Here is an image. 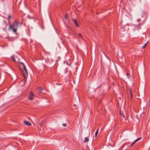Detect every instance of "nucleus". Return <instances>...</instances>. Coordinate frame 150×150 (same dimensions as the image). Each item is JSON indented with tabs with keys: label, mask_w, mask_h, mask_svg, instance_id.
<instances>
[{
	"label": "nucleus",
	"mask_w": 150,
	"mask_h": 150,
	"mask_svg": "<svg viewBox=\"0 0 150 150\" xmlns=\"http://www.w3.org/2000/svg\"><path fill=\"white\" fill-rule=\"evenodd\" d=\"M43 90V88H41L40 87L38 88V93H40L42 91V90Z\"/></svg>",
	"instance_id": "obj_8"
},
{
	"label": "nucleus",
	"mask_w": 150,
	"mask_h": 150,
	"mask_svg": "<svg viewBox=\"0 0 150 150\" xmlns=\"http://www.w3.org/2000/svg\"><path fill=\"white\" fill-rule=\"evenodd\" d=\"M127 77L126 78V79H129L130 78V74H129L127 73Z\"/></svg>",
	"instance_id": "obj_10"
},
{
	"label": "nucleus",
	"mask_w": 150,
	"mask_h": 150,
	"mask_svg": "<svg viewBox=\"0 0 150 150\" xmlns=\"http://www.w3.org/2000/svg\"><path fill=\"white\" fill-rule=\"evenodd\" d=\"M78 36L79 37H80L81 38H83L82 35H81V33H79L78 34Z\"/></svg>",
	"instance_id": "obj_14"
},
{
	"label": "nucleus",
	"mask_w": 150,
	"mask_h": 150,
	"mask_svg": "<svg viewBox=\"0 0 150 150\" xmlns=\"http://www.w3.org/2000/svg\"><path fill=\"white\" fill-rule=\"evenodd\" d=\"M20 63L21 64H22L23 65V67L24 69L25 70L26 73V74L27 75L28 74V71L27 70V69H26V68L25 67V65L23 63V62H20Z\"/></svg>",
	"instance_id": "obj_5"
},
{
	"label": "nucleus",
	"mask_w": 150,
	"mask_h": 150,
	"mask_svg": "<svg viewBox=\"0 0 150 150\" xmlns=\"http://www.w3.org/2000/svg\"><path fill=\"white\" fill-rule=\"evenodd\" d=\"M140 21H141L140 19H139L137 20V21H138V22Z\"/></svg>",
	"instance_id": "obj_21"
},
{
	"label": "nucleus",
	"mask_w": 150,
	"mask_h": 150,
	"mask_svg": "<svg viewBox=\"0 0 150 150\" xmlns=\"http://www.w3.org/2000/svg\"><path fill=\"white\" fill-rule=\"evenodd\" d=\"M11 18V15H9L8 16V20L9 21L10 20V19Z\"/></svg>",
	"instance_id": "obj_17"
},
{
	"label": "nucleus",
	"mask_w": 150,
	"mask_h": 150,
	"mask_svg": "<svg viewBox=\"0 0 150 150\" xmlns=\"http://www.w3.org/2000/svg\"><path fill=\"white\" fill-rule=\"evenodd\" d=\"M88 141H89L87 137H85V139L84 141V143H85L86 142H88Z\"/></svg>",
	"instance_id": "obj_12"
},
{
	"label": "nucleus",
	"mask_w": 150,
	"mask_h": 150,
	"mask_svg": "<svg viewBox=\"0 0 150 150\" xmlns=\"http://www.w3.org/2000/svg\"><path fill=\"white\" fill-rule=\"evenodd\" d=\"M148 43V41L146 42L145 44H144L142 47V48H145L147 46V43Z\"/></svg>",
	"instance_id": "obj_11"
},
{
	"label": "nucleus",
	"mask_w": 150,
	"mask_h": 150,
	"mask_svg": "<svg viewBox=\"0 0 150 150\" xmlns=\"http://www.w3.org/2000/svg\"><path fill=\"white\" fill-rule=\"evenodd\" d=\"M136 142V141H135L134 142H132V144L130 146H132L133 145H134V144H135V143Z\"/></svg>",
	"instance_id": "obj_15"
},
{
	"label": "nucleus",
	"mask_w": 150,
	"mask_h": 150,
	"mask_svg": "<svg viewBox=\"0 0 150 150\" xmlns=\"http://www.w3.org/2000/svg\"><path fill=\"white\" fill-rule=\"evenodd\" d=\"M64 18L65 19H67L68 18V16L67 14H65V15Z\"/></svg>",
	"instance_id": "obj_13"
},
{
	"label": "nucleus",
	"mask_w": 150,
	"mask_h": 150,
	"mask_svg": "<svg viewBox=\"0 0 150 150\" xmlns=\"http://www.w3.org/2000/svg\"><path fill=\"white\" fill-rule=\"evenodd\" d=\"M34 98V96L33 93L31 92L29 95L28 99L30 100H33Z\"/></svg>",
	"instance_id": "obj_2"
},
{
	"label": "nucleus",
	"mask_w": 150,
	"mask_h": 150,
	"mask_svg": "<svg viewBox=\"0 0 150 150\" xmlns=\"http://www.w3.org/2000/svg\"><path fill=\"white\" fill-rule=\"evenodd\" d=\"M22 74H23V75L24 76V81L25 82L26 81H27V79H26V75L24 73H22Z\"/></svg>",
	"instance_id": "obj_7"
},
{
	"label": "nucleus",
	"mask_w": 150,
	"mask_h": 150,
	"mask_svg": "<svg viewBox=\"0 0 150 150\" xmlns=\"http://www.w3.org/2000/svg\"><path fill=\"white\" fill-rule=\"evenodd\" d=\"M98 130H99V129L98 128V129L96 130V132H95V137H96V138L97 137V135L98 134Z\"/></svg>",
	"instance_id": "obj_9"
},
{
	"label": "nucleus",
	"mask_w": 150,
	"mask_h": 150,
	"mask_svg": "<svg viewBox=\"0 0 150 150\" xmlns=\"http://www.w3.org/2000/svg\"><path fill=\"white\" fill-rule=\"evenodd\" d=\"M120 119L121 120H122L125 118V115H124L123 112L121 111L120 110Z\"/></svg>",
	"instance_id": "obj_3"
},
{
	"label": "nucleus",
	"mask_w": 150,
	"mask_h": 150,
	"mask_svg": "<svg viewBox=\"0 0 150 150\" xmlns=\"http://www.w3.org/2000/svg\"><path fill=\"white\" fill-rule=\"evenodd\" d=\"M72 21L73 22L74 24L76 27H78L79 26V24H78L77 21L76 19H73L72 20Z\"/></svg>",
	"instance_id": "obj_4"
},
{
	"label": "nucleus",
	"mask_w": 150,
	"mask_h": 150,
	"mask_svg": "<svg viewBox=\"0 0 150 150\" xmlns=\"http://www.w3.org/2000/svg\"><path fill=\"white\" fill-rule=\"evenodd\" d=\"M62 125L64 127H66L67 126V124L66 123H64L62 124Z\"/></svg>",
	"instance_id": "obj_20"
},
{
	"label": "nucleus",
	"mask_w": 150,
	"mask_h": 150,
	"mask_svg": "<svg viewBox=\"0 0 150 150\" xmlns=\"http://www.w3.org/2000/svg\"><path fill=\"white\" fill-rule=\"evenodd\" d=\"M142 139V137H139V138H137L136 140H135V141H136V142L137 141H138L140 139Z\"/></svg>",
	"instance_id": "obj_19"
},
{
	"label": "nucleus",
	"mask_w": 150,
	"mask_h": 150,
	"mask_svg": "<svg viewBox=\"0 0 150 150\" xmlns=\"http://www.w3.org/2000/svg\"><path fill=\"white\" fill-rule=\"evenodd\" d=\"M11 58L13 60V61L14 62H16V61L15 59V58H14V56H11Z\"/></svg>",
	"instance_id": "obj_18"
},
{
	"label": "nucleus",
	"mask_w": 150,
	"mask_h": 150,
	"mask_svg": "<svg viewBox=\"0 0 150 150\" xmlns=\"http://www.w3.org/2000/svg\"><path fill=\"white\" fill-rule=\"evenodd\" d=\"M19 23V20H16L12 25H10L9 28L12 29L14 33H17V28Z\"/></svg>",
	"instance_id": "obj_1"
},
{
	"label": "nucleus",
	"mask_w": 150,
	"mask_h": 150,
	"mask_svg": "<svg viewBox=\"0 0 150 150\" xmlns=\"http://www.w3.org/2000/svg\"><path fill=\"white\" fill-rule=\"evenodd\" d=\"M23 123L25 125H28V126H30L31 124V123L28 121H25L23 122Z\"/></svg>",
	"instance_id": "obj_6"
},
{
	"label": "nucleus",
	"mask_w": 150,
	"mask_h": 150,
	"mask_svg": "<svg viewBox=\"0 0 150 150\" xmlns=\"http://www.w3.org/2000/svg\"><path fill=\"white\" fill-rule=\"evenodd\" d=\"M129 91L130 93L131 97L132 98V90L131 89H129Z\"/></svg>",
	"instance_id": "obj_16"
}]
</instances>
